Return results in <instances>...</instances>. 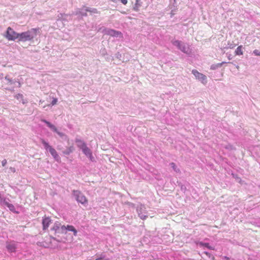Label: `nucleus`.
I'll return each instance as SVG.
<instances>
[{"label": "nucleus", "instance_id": "9", "mask_svg": "<svg viewBox=\"0 0 260 260\" xmlns=\"http://www.w3.org/2000/svg\"><path fill=\"white\" fill-rule=\"evenodd\" d=\"M107 34L110 36L116 37H122V35L120 31H116L114 29H109L107 30Z\"/></svg>", "mask_w": 260, "mask_h": 260}, {"label": "nucleus", "instance_id": "29", "mask_svg": "<svg viewBox=\"0 0 260 260\" xmlns=\"http://www.w3.org/2000/svg\"><path fill=\"white\" fill-rule=\"evenodd\" d=\"M223 62L222 63H218L216 65L217 67H221L222 64Z\"/></svg>", "mask_w": 260, "mask_h": 260}, {"label": "nucleus", "instance_id": "24", "mask_svg": "<svg viewBox=\"0 0 260 260\" xmlns=\"http://www.w3.org/2000/svg\"><path fill=\"white\" fill-rule=\"evenodd\" d=\"M229 45L230 48L233 49V48H234L236 46V44H229Z\"/></svg>", "mask_w": 260, "mask_h": 260}, {"label": "nucleus", "instance_id": "26", "mask_svg": "<svg viewBox=\"0 0 260 260\" xmlns=\"http://www.w3.org/2000/svg\"><path fill=\"white\" fill-rule=\"evenodd\" d=\"M56 224H57V225H56V226H54L53 227V229L55 230H56L57 229H58L59 228V225H60L59 223H56Z\"/></svg>", "mask_w": 260, "mask_h": 260}, {"label": "nucleus", "instance_id": "23", "mask_svg": "<svg viewBox=\"0 0 260 260\" xmlns=\"http://www.w3.org/2000/svg\"><path fill=\"white\" fill-rule=\"evenodd\" d=\"M10 170H11V171L13 173H15L16 172V169L14 167H10Z\"/></svg>", "mask_w": 260, "mask_h": 260}, {"label": "nucleus", "instance_id": "2", "mask_svg": "<svg viewBox=\"0 0 260 260\" xmlns=\"http://www.w3.org/2000/svg\"><path fill=\"white\" fill-rule=\"evenodd\" d=\"M72 192L78 203H79L84 206L87 204L88 201V199L81 191L78 190H73Z\"/></svg>", "mask_w": 260, "mask_h": 260}, {"label": "nucleus", "instance_id": "5", "mask_svg": "<svg viewBox=\"0 0 260 260\" xmlns=\"http://www.w3.org/2000/svg\"><path fill=\"white\" fill-rule=\"evenodd\" d=\"M191 72L192 74L196 77V78L201 81L202 83L204 84H206L207 77L205 75L199 72L196 70H193Z\"/></svg>", "mask_w": 260, "mask_h": 260}, {"label": "nucleus", "instance_id": "8", "mask_svg": "<svg viewBox=\"0 0 260 260\" xmlns=\"http://www.w3.org/2000/svg\"><path fill=\"white\" fill-rule=\"evenodd\" d=\"M6 248L9 252H14L16 251V244L14 241L7 242Z\"/></svg>", "mask_w": 260, "mask_h": 260}, {"label": "nucleus", "instance_id": "4", "mask_svg": "<svg viewBox=\"0 0 260 260\" xmlns=\"http://www.w3.org/2000/svg\"><path fill=\"white\" fill-rule=\"evenodd\" d=\"M19 33L16 32L11 27L7 28L5 37L9 41H15L18 38Z\"/></svg>", "mask_w": 260, "mask_h": 260}, {"label": "nucleus", "instance_id": "31", "mask_svg": "<svg viewBox=\"0 0 260 260\" xmlns=\"http://www.w3.org/2000/svg\"><path fill=\"white\" fill-rule=\"evenodd\" d=\"M12 207H13V206L12 205H10L9 206V207L10 208H12Z\"/></svg>", "mask_w": 260, "mask_h": 260}, {"label": "nucleus", "instance_id": "1", "mask_svg": "<svg viewBox=\"0 0 260 260\" xmlns=\"http://www.w3.org/2000/svg\"><path fill=\"white\" fill-rule=\"evenodd\" d=\"M39 32V28H32L31 30L19 33L18 39L20 42L31 41Z\"/></svg>", "mask_w": 260, "mask_h": 260}, {"label": "nucleus", "instance_id": "14", "mask_svg": "<svg viewBox=\"0 0 260 260\" xmlns=\"http://www.w3.org/2000/svg\"><path fill=\"white\" fill-rule=\"evenodd\" d=\"M15 98L21 101L23 104H25L26 103V101L24 99L23 95L22 94L18 93L15 96Z\"/></svg>", "mask_w": 260, "mask_h": 260}, {"label": "nucleus", "instance_id": "17", "mask_svg": "<svg viewBox=\"0 0 260 260\" xmlns=\"http://www.w3.org/2000/svg\"><path fill=\"white\" fill-rule=\"evenodd\" d=\"M173 44L175 46H177L179 48L181 49V43L180 41L177 40L173 42Z\"/></svg>", "mask_w": 260, "mask_h": 260}, {"label": "nucleus", "instance_id": "16", "mask_svg": "<svg viewBox=\"0 0 260 260\" xmlns=\"http://www.w3.org/2000/svg\"><path fill=\"white\" fill-rule=\"evenodd\" d=\"M200 245H202V246H204L207 247V248H208L209 249H211V250H214V248H213L212 247L210 246L209 245V244L208 243H202V242H200Z\"/></svg>", "mask_w": 260, "mask_h": 260}, {"label": "nucleus", "instance_id": "33", "mask_svg": "<svg viewBox=\"0 0 260 260\" xmlns=\"http://www.w3.org/2000/svg\"><path fill=\"white\" fill-rule=\"evenodd\" d=\"M211 69H212V70H214V69H215V68H214V67H213V66H212V67H211Z\"/></svg>", "mask_w": 260, "mask_h": 260}, {"label": "nucleus", "instance_id": "3", "mask_svg": "<svg viewBox=\"0 0 260 260\" xmlns=\"http://www.w3.org/2000/svg\"><path fill=\"white\" fill-rule=\"evenodd\" d=\"M42 143L43 144L46 150H48L52 155V156L54 158V159L58 161L60 159V158L57 154V152L55 150L54 148H53L52 146L49 145V144L46 142L44 139L41 140Z\"/></svg>", "mask_w": 260, "mask_h": 260}, {"label": "nucleus", "instance_id": "12", "mask_svg": "<svg viewBox=\"0 0 260 260\" xmlns=\"http://www.w3.org/2000/svg\"><path fill=\"white\" fill-rule=\"evenodd\" d=\"M51 220L49 217H45L43 218L42 224L44 230H45L49 227V225L51 223Z\"/></svg>", "mask_w": 260, "mask_h": 260}, {"label": "nucleus", "instance_id": "27", "mask_svg": "<svg viewBox=\"0 0 260 260\" xmlns=\"http://www.w3.org/2000/svg\"><path fill=\"white\" fill-rule=\"evenodd\" d=\"M95 260H109V259H105L104 257H99V258H98L95 259Z\"/></svg>", "mask_w": 260, "mask_h": 260}, {"label": "nucleus", "instance_id": "15", "mask_svg": "<svg viewBox=\"0 0 260 260\" xmlns=\"http://www.w3.org/2000/svg\"><path fill=\"white\" fill-rule=\"evenodd\" d=\"M242 45H240V46H239L237 49H236L235 51V53L236 55H243V50H242Z\"/></svg>", "mask_w": 260, "mask_h": 260}, {"label": "nucleus", "instance_id": "20", "mask_svg": "<svg viewBox=\"0 0 260 260\" xmlns=\"http://www.w3.org/2000/svg\"><path fill=\"white\" fill-rule=\"evenodd\" d=\"M57 99H56V98H54L51 102V104L52 105H54L55 104H56L57 103Z\"/></svg>", "mask_w": 260, "mask_h": 260}, {"label": "nucleus", "instance_id": "22", "mask_svg": "<svg viewBox=\"0 0 260 260\" xmlns=\"http://www.w3.org/2000/svg\"><path fill=\"white\" fill-rule=\"evenodd\" d=\"M170 165L174 170L176 169V165H175V164L174 162H171L170 164Z\"/></svg>", "mask_w": 260, "mask_h": 260}, {"label": "nucleus", "instance_id": "32", "mask_svg": "<svg viewBox=\"0 0 260 260\" xmlns=\"http://www.w3.org/2000/svg\"><path fill=\"white\" fill-rule=\"evenodd\" d=\"M12 207H13V206L12 205H10L9 206V207L10 208H12Z\"/></svg>", "mask_w": 260, "mask_h": 260}, {"label": "nucleus", "instance_id": "34", "mask_svg": "<svg viewBox=\"0 0 260 260\" xmlns=\"http://www.w3.org/2000/svg\"><path fill=\"white\" fill-rule=\"evenodd\" d=\"M212 259L213 260H214L215 257H214L213 256H212Z\"/></svg>", "mask_w": 260, "mask_h": 260}, {"label": "nucleus", "instance_id": "30", "mask_svg": "<svg viewBox=\"0 0 260 260\" xmlns=\"http://www.w3.org/2000/svg\"><path fill=\"white\" fill-rule=\"evenodd\" d=\"M205 253L207 255H209V256H210V253H208V252H205Z\"/></svg>", "mask_w": 260, "mask_h": 260}, {"label": "nucleus", "instance_id": "25", "mask_svg": "<svg viewBox=\"0 0 260 260\" xmlns=\"http://www.w3.org/2000/svg\"><path fill=\"white\" fill-rule=\"evenodd\" d=\"M121 2L124 4V5H126L127 3V0H121Z\"/></svg>", "mask_w": 260, "mask_h": 260}, {"label": "nucleus", "instance_id": "18", "mask_svg": "<svg viewBox=\"0 0 260 260\" xmlns=\"http://www.w3.org/2000/svg\"><path fill=\"white\" fill-rule=\"evenodd\" d=\"M5 79L10 83L12 84L13 82L9 76L5 77Z\"/></svg>", "mask_w": 260, "mask_h": 260}, {"label": "nucleus", "instance_id": "21", "mask_svg": "<svg viewBox=\"0 0 260 260\" xmlns=\"http://www.w3.org/2000/svg\"><path fill=\"white\" fill-rule=\"evenodd\" d=\"M7 163V161L6 159H4L2 161V165L3 167H5Z\"/></svg>", "mask_w": 260, "mask_h": 260}, {"label": "nucleus", "instance_id": "6", "mask_svg": "<svg viewBox=\"0 0 260 260\" xmlns=\"http://www.w3.org/2000/svg\"><path fill=\"white\" fill-rule=\"evenodd\" d=\"M75 150L74 143L73 142L68 140V146L66 147V149L63 151L62 153L65 155H69L72 153Z\"/></svg>", "mask_w": 260, "mask_h": 260}, {"label": "nucleus", "instance_id": "13", "mask_svg": "<svg viewBox=\"0 0 260 260\" xmlns=\"http://www.w3.org/2000/svg\"><path fill=\"white\" fill-rule=\"evenodd\" d=\"M42 121L43 122H44V123H45L47 124V125L49 128H50L52 130H53L54 132L59 134V133L57 132V128L53 124H51L50 122H49L45 119H42Z\"/></svg>", "mask_w": 260, "mask_h": 260}, {"label": "nucleus", "instance_id": "19", "mask_svg": "<svg viewBox=\"0 0 260 260\" xmlns=\"http://www.w3.org/2000/svg\"><path fill=\"white\" fill-rule=\"evenodd\" d=\"M253 53L256 56H260V51L258 50H254Z\"/></svg>", "mask_w": 260, "mask_h": 260}, {"label": "nucleus", "instance_id": "11", "mask_svg": "<svg viewBox=\"0 0 260 260\" xmlns=\"http://www.w3.org/2000/svg\"><path fill=\"white\" fill-rule=\"evenodd\" d=\"M61 229L62 230H68L70 231H72L74 233V236H77V230L75 229V228L73 226V225H68L67 226H66L65 225H62L61 226Z\"/></svg>", "mask_w": 260, "mask_h": 260}, {"label": "nucleus", "instance_id": "10", "mask_svg": "<svg viewBox=\"0 0 260 260\" xmlns=\"http://www.w3.org/2000/svg\"><path fill=\"white\" fill-rule=\"evenodd\" d=\"M75 142L76 143L77 147L80 149H82L87 146L86 144L81 139H76Z\"/></svg>", "mask_w": 260, "mask_h": 260}, {"label": "nucleus", "instance_id": "28", "mask_svg": "<svg viewBox=\"0 0 260 260\" xmlns=\"http://www.w3.org/2000/svg\"><path fill=\"white\" fill-rule=\"evenodd\" d=\"M223 258L225 260H230V258L227 256H224Z\"/></svg>", "mask_w": 260, "mask_h": 260}, {"label": "nucleus", "instance_id": "7", "mask_svg": "<svg viewBox=\"0 0 260 260\" xmlns=\"http://www.w3.org/2000/svg\"><path fill=\"white\" fill-rule=\"evenodd\" d=\"M81 150L85 155L87 157L90 161H94V158L92 155V152L87 146Z\"/></svg>", "mask_w": 260, "mask_h": 260}]
</instances>
